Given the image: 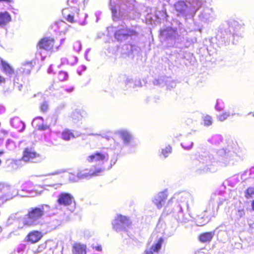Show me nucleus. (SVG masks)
I'll return each mask as SVG.
<instances>
[{"label":"nucleus","mask_w":254,"mask_h":254,"mask_svg":"<svg viewBox=\"0 0 254 254\" xmlns=\"http://www.w3.org/2000/svg\"><path fill=\"white\" fill-rule=\"evenodd\" d=\"M239 149L237 142L232 141L231 143L226 147L217 150V158L206 152L199 155L197 160L201 165L198 169V173L214 172L219 166L226 167L234 165L241 160V157L238 154Z\"/></svg>","instance_id":"nucleus-1"},{"label":"nucleus","mask_w":254,"mask_h":254,"mask_svg":"<svg viewBox=\"0 0 254 254\" xmlns=\"http://www.w3.org/2000/svg\"><path fill=\"white\" fill-rule=\"evenodd\" d=\"M135 2V0H110V8L113 20L134 19L135 17L131 15V12Z\"/></svg>","instance_id":"nucleus-2"},{"label":"nucleus","mask_w":254,"mask_h":254,"mask_svg":"<svg viewBox=\"0 0 254 254\" xmlns=\"http://www.w3.org/2000/svg\"><path fill=\"white\" fill-rule=\"evenodd\" d=\"M49 210L50 206L47 204L31 208L23 218H18V227L22 228L25 226H34L41 224L43 215Z\"/></svg>","instance_id":"nucleus-3"},{"label":"nucleus","mask_w":254,"mask_h":254,"mask_svg":"<svg viewBox=\"0 0 254 254\" xmlns=\"http://www.w3.org/2000/svg\"><path fill=\"white\" fill-rule=\"evenodd\" d=\"M205 0H186L179 1L174 4L175 9L178 16L186 18H191L202 6Z\"/></svg>","instance_id":"nucleus-4"},{"label":"nucleus","mask_w":254,"mask_h":254,"mask_svg":"<svg viewBox=\"0 0 254 254\" xmlns=\"http://www.w3.org/2000/svg\"><path fill=\"white\" fill-rule=\"evenodd\" d=\"M193 203V198L191 195L188 192H181L175 193L168 200L164 209L162 215H167L172 213V207L175 205H182L184 207L189 209L190 204Z\"/></svg>","instance_id":"nucleus-5"},{"label":"nucleus","mask_w":254,"mask_h":254,"mask_svg":"<svg viewBox=\"0 0 254 254\" xmlns=\"http://www.w3.org/2000/svg\"><path fill=\"white\" fill-rule=\"evenodd\" d=\"M225 201V198L221 194H214L211 196L208 207L205 211L209 212V217H205L198 216L196 220V223L198 226H203L207 223L210 219V217H215L217 213L219 207Z\"/></svg>","instance_id":"nucleus-6"},{"label":"nucleus","mask_w":254,"mask_h":254,"mask_svg":"<svg viewBox=\"0 0 254 254\" xmlns=\"http://www.w3.org/2000/svg\"><path fill=\"white\" fill-rule=\"evenodd\" d=\"M113 143L110 147L117 153L120 152L125 146H127L131 143L133 137L132 133L127 129L121 128L114 132Z\"/></svg>","instance_id":"nucleus-7"},{"label":"nucleus","mask_w":254,"mask_h":254,"mask_svg":"<svg viewBox=\"0 0 254 254\" xmlns=\"http://www.w3.org/2000/svg\"><path fill=\"white\" fill-rule=\"evenodd\" d=\"M83 0H68V4L70 7L64 8L62 13L64 18L68 22L73 23L78 22L81 24H85V22H81L78 5Z\"/></svg>","instance_id":"nucleus-8"},{"label":"nucleus","mask_w":254,"mask_h":254,"mask_svg":"<svg viewBox=\"0 0 254 254\" xmlns=\"http://www.w3.org/2000/svg\"><path fill=\"white\" fill-rule=\"evenodd\" d=\"M243 25L236 20L231 21L228 28H225L221 31L222 41L225 43L230 41L231 38L237 34V31L243 27Z\"/></svg>","instance_id":"nucleus-9"},{"label":"nucleus","mask_w":254,"mask_h":254,"mask_svg":"<svg viewBox=\"0 0 254 254\" xmlns=\"http://www.w3.org/2000/svg\"><path fill=\"white\" fill-rule=\"evenodd\" d=\"M109 159L108 154L103 151H96L95 153L89 155L86 159V160L89 163H93L94 170L95 167H101L104 168L102 165L107 162Z\"/></svg>","instance_id":"nucleus-10"},{"label":"nucleus","mask_w":254,"mask_h":254,"mask_svg":"<svg viewBox=\"0 0 254 254\" xmlns=\"http://www.w3.org/2000/svg\"><path fill=\"white\" fill-rule=\"evenodd\" d=\"M112 226L117 232L126 231L131 224L130 219L125 216L117 215L112 221Z\"/></svg>","instance_id":"nucleus-11"},{"label":"nucleus","mask_w":254,"mask_h":254,"mask_svg":"<svg viewBox=\"0 0 254 254\" xmlns=\"http://www.w3.org/2000/svg\"><path fill=\"white\" fill-rule=\"evenodd\" d=\"M137 27L131 29H127L124 25H121V28L116 31L115 33V38L119 41H123L127 38L128 37L137 36L138 32Z\"/></svg>","instance_id":"nucleus-12"},{"label":"nucleus","mask_w":254,"mask_h":254,"mask_svg":"<svg viewBox=\"0 0 254 254\" xmlns=\"http://www.w3.org/2000/svg\"><path fill=\"white\" fill-rule=\"evenodd\" d=\"M43 158L40 154L37 153L32 148H26L23 152L22 159L18 160V163H21L22 161L25 162L37 163L41 162ZM17 163L18 161H17Z\"/></svg>","instance_id":"nucleus-13"},{"label":"nucleus","mask_w":254,"mask_h":254,"mask_svg":"<svg viewBox=\"0 0 254 254\" xmlns=\"http://www.w3.org/2000/svg\"><path fill=\"white\" fill-rule=\"evenodd\" d=\"M74 201V197L69 193L62 192L57 196V209H61V206H67Z\"/></svg>","instance_id":"nucleus-14"},{"label":"nucleus","mask_w":254,"mask_h":254,"mask_svg":"<svg viewBox=\"0 0 254 254\" xmlns=\"http://www.w3.org/2000/svg\"><path fill=\"white\" fill-rule=\"evenodd\" d=\"M105 171V168L101 167H95V170H82L78 172L77 174L80 180L87 179L93 176L101 175Z\"/></svg>","instance_id":"nucleus-15"},{"label":"nucleus","mask_w":254,"mask_h":254,"mask_svg":"<svg viewBox=\"0 0 254 254\" xmlns=\"http://www.w3.org/2000/svg\"><path fill=\"white\" fill-rule=\"evenodd\" d=\"M216 18V15L212 8L205 7L198 15L199 20L205 23H209L213 21Z\"/></svg>","instance_id":"nucleus-16"},{"label":"nucleus","mask_w":254,"mask_h":254,"mask_svg":"<svg viewBox=\"0 0 254 254\" xmlns=\"http://www.w3.org/2000/svg\"><path fill=\"white\" fill-rule=\"evenodd\" d=\"M168 195L167 190L159 192L154 196L152 202L158 209H161L165 205Z\"/></svg>","instance_id":"nucleus-17"},{"label":"nucleus","mask_w":254,"mask_h":254,"mask_svg":"<svg viewBox=\"0 0 254 254\" xmlns=\"http://www.w3.org/2000/svg\"><path fill=\"white\" fill-rule=\"evenodd\" d=\"M35 64V62L34 61L23 63L18 69V73L17 72V76H18L17 79H19L20 77V74H22L24 76L29 75Z\"/></svg>","instance_id":"nucleus-18"},{"label":"nucleus","mask_w":254,"mask_h":254,"mask_svg":"<svg viewBox=\"0 0 254 254\" xmlns=\"http://www.w3.org/2000/svg\"><path fill=\"white\" fill-rule=\"evenodd\" d=\"M184 205H175L172 207V212L176 220L181 223H186L188 221V218L185 216L183 212Z\"/></svg>","instance_id":"nucleus-19"},{"label":"nucleus","mask_w":254,"mask_h":254,"mask_svg":"<svg viewBox=\"0 0 254 254\" xmlns=\"http://www.w3.org/2000/svg\"><path fill=\"white\" fill-rule=\"evenodd\" d=\"M163 242V238L160 237L157 240V242L153 244L151 247L146 249L144 252V254H158Z\"/></svg>","instance_id":"nucleus-20"},{"label":"nucleus","mask_w":254,"mask_h":254,"mask_svg":"<svg viewBox=\"0 0 254 254\" xmlns=\"http://www.w3.org/2000/svg\"><path fill=\"white\" fill-rule=\"evenodd\" d=\"M54 45V40L45 38L42 39L38 43L39 50L49 51L52 49Z\"/></svg>","instance_id":"nucleus-21"},{"label":"nucleus","mask_w":254,"mask_h":254,"mask_svg":"<svg viewBox=\"0 0 254 254\" xmlns=\"http://www.w3.org/2000/svg\"><path fill=\"white\" fill-rule=\"evenodd\" d=\"M160 35L168 40H175L178 36V33L174 29L167 27L160 31Z\"/></svg>","instance_id":"nucleus-22"},{"label":"nucleus","mask_w":254,"mask_h":254,"mask_svg":"<svg viewBox=\"0 0 254 254\" xmlns=\"http://www.w3.org/2000/svg\"><path fill=\"white\" fill-rule=\"evenodd\" d=\"M55 30L58 31L60 34H65L68 30L69 25L63 21L56 22L55 25Z\"/></svg>","instance_id":"nucleus-23"},{"label":"nucleus","mask_w":254,"mask_h":254,"mask_svg":"<svg viewBox=\"0 0 254 254\" xmlns=\"http://www.w3.org/2000/svg\"><path fill=\"white\" fill-rule=\"evenodd\" d=\"M33 126H35L36 127L40 130H44L48 128V127L43 124V119L41 117H37L35 118L32 123Z\"/></svg>","instance_id":"nucleus-24"},{"label":"nucleus","mask_w":254,"mask_h":254,"mask_svg":"<svg viewBox=\"0 0 254 254\" xmlns=\"http://www.w3.org/2000/svg\"><path fill=\"white\" fill-rule=\"evenodd\" d=\"M86 246L80 243L75 244L73 246V254H86Z\"/></svg>","instance_id":"nucleus-25"},{"label":"nucleus","mask_w":254,"mask_h":254,"mask_svg":"<svg viewBox=\"0 0 254 254\" xmlns=\"http://www.w3.org/2000/svg\"><path fill=\"white\" fill-rule=\"evenodd\" d=\"M11 21V16L8 12H0V26H4Z\"/></svg>","instance_id":"nucleus-26"},{"label":"nucleus","mask_w":254,"mask_h":254,"mask_svg":"<svg viewBox=\"0 0 254 254\" xmlns=\"http://www.w3.org/2000/svg\"><path fill=\"white\" fill-rule=\"evenodd\" d=\"M80 134L76 133L74 134L71 130L66 129L62 133V138L66 141L69 140L71 138H75L80 136Z\"/></svg>","instance_id":"nucleus-27"},{"label":"nucleus","mask_w":254,"mask_h":254,"mask_svg":"<svg viewBox=\"0 0 254 254\" xmlns=\"http://www.w3.org/2000/svg\"><path fill=\"white\" fill-rule=\"evenodd\" d=\"M41 233L38 231L31 232L28 235V240L32 243L38 242L41 238Z\"/></svg>","instance_id":"nucleus-28"},{"label":"nucleus","mask_w":254,"mask_h":254,"mask_svg":"<svg viewBox=\"0 0 254 254\" xmlns=\"http://www.w3.org/2000/svg\"><path fill=\"white\" fill-rule=\"evenodd\" d=\"M1 69L5 74H12L14 72L13 69L6 62L1 60Z\"/></svg>","instance_id":"nucleus-29"},{"label":"nucleus","mask_w":254,"mask_h":254,"mask_svg":"<svg viewBox=\"0 0 254 254\" xmlns=\"http://www.w3.org/2000/svg\"><path fill=\"white\" fill-rule=\"evenodd\" d=\"M214 236L213 232H206L201 234L199 239L200 242L205 243L210 242Z\"/></svg>","instance_id":"nucleus-30"},{"label":"nucleus","mask_w":254,"mask_h":254,"mask_svg":"<svg viewBox=\"0 0 254 254\" xmlns=\"http://www.w3.org/2000/svg\"><path fill=\"white\" fill-rule=\"evenodd\" d=\"M222 136L220 134L213 135L208 139V141L212 144L219 145L222 141Z\"/></svg>","instance_id":"nucleus-31"},{"label":"nucleus","mask_w":254,"mask_h":254,"mask_svg":"<svg viewBox=\"0 0 254 254\" xmlns=\"http://www.w3.org/2000/svg\"><path fill=\"white\" fill-rule=\"evenodd\" d=\"M72 121L74 123H77L80 121L82 118V115L81 113V111L79 110H75L73 111L70 115Z\"/></svg>","instance_id":"nucleus-32"},{"label":"nucleus","mask_w":254,"mask_h":254,"mask_svg":"<svg viewBox=\"0 0 254 254\" xmlns=\"http://www.w3.org/2000/svg\"><path fill=\"white\" fill-rule=\"evenodd\" d=\"M172 152V147L170 145L161 149L160 157L163 156L164 158H167Z\"/></svg>","instance_id":"nucleus-33"},{"label":"nucleus","mask_w":254,"mask_h":254,"mask_svg":"<svg viewBox=\"0 0 254 254\" xmlns=\"http://www.w3.org/2000/svg\"><path fill=\"white\" fill-rule=\"evenodd\" d=\"M193 143L191 140L187 138L181 143V146L185 149L189 150L191 149L193 146Z\"/></svg>","instance_id":"nucleus-34"},{"label":"nucleus","mask_w":254,"mask_h":254,"mask_svg":"<svg viewBox=\"0 0 254 254\" xmlns=\"http://www.w3.org/2000/svg\"><path fill=\"white\" fill-rule=\"evenodd\" d=\"M213 120L211 116L205 115L202 117V124L205 127H209L212 125Z\"/></svg>","instance_id":"nucleus-35"},{"label":"nucleus","mask_w":254,"mask_h":254,"mask_svg":"<svg viewBox=\"0 0 254 254\" xmlns=\"http://www.w3.org/2000/svg\"><path fill=\"white\" fill-rule=\"evenodd\" d=\"M68 78V73L66 71H61L58 74V79L61 81L67 80Z\"/></svg>","instance_id":"nucleus-36"},{"label":"nucleus","mask_w":254,"mask_h":254,"mask_svg":"<svg viewBox=\"0 0 254 254\" xmlns=\"http://www.w3.org/2000/svg\"><path fill=\"white\" fill-rule=\"evenodd\" d=\"M224 108V104L222 100L218 99L215 105V109L218 111H221Z\"/></svg>","instance_id":"nucleus-37"},{"label":"nucleus","mask_w":254,"mask_h":254,"mask_svg":"<svg viewBox=\"0 0 254 254\" xmlns=\"http://www.w3.org/2000/svg\"><path fill=\"white\" fill-rule=\"evenodd\" d=\"M49 107V105L48 102L47 101H44L41 103L40 105V110L43 113H46L48 111Z\"/></svg>","instance_id":"nucleus-38"},{"label":"nucleus","mask_w":254,"mask_h":254,"mask_svg":"<svg viewBox=\"0 0 254 254\" xmlns=\"http://www.w3.org/2000/svg\"><path fill=\"white\" fill-rule=\"evenodd\" d=\"M254 196V188H249L246 192V197L247 198H253Z\"/></svg>","instance_id":"nucleus-39"},{"label":"nucleus","mask_w":254,"mask_h":254,"mask_svg":"<svg viewBox=\"0 0 254 254\" xmlns=\"http://www.w3.org/2000/svg\"><path fill=\"white\" fill-rule=\"evenodd\" d=\"M230 116V113L229 112H225L219 116H218V119L222 122L226 120Z\"/></svg>","instance_id":"nucleus-40"},{"label":"nucleus","mask_w":254,"mask_h":254,"mask_svg":"<svg viewBox=\"0 0 254 254\" xmlns=\"http://www.w3.org/2000/svg\"><path fill=\"white\" fill-rule=\"evenodd\" d=\"M81 47L82 45L80 41H76L73 43V49L75 51L77 52H80L81 49Z\"/></svg>","instance_id":"nucleus-41"},{"label":"nucleus","mask_w":254,"mask_h":254,"mask_svg":"<svg viewBox=\"0 0 254 254\" xmlns=\"http://www.w3.org/2000/svg\"><path fill=\"white\" fill-rule=\"evenodd\" d=\"M69 180L73 182H76L79 180L78 174L75 175L73 174H69L68 176Z\"/></svg>","instance_id":"nucleus-42"},{"label":"nucleus","mask_w":254,"mask_h":254,"mask_svg":"<svg viewBox=\"0 0 254 254\" xmlns=\"http://www.w3.org/2000/svg\"><path fill=\"white\" fill-rule=\"evenodd\" d=\"M20 195L21 196H28V192H24L23 190H18L17 191V195Z\"/></svg>","instance_id":"nucleus-43"},{"label":"nucleus","mask_w":254,"mask_h":254,"mask_svg":"<svg viewBox=\"0 0 254 254\" xmlns=\"http://www.w3.org/2000/svg\"><path fill=\"white\" fill-rule=\"evenodd\" d=\"M18 127H21V128L18 129L19 132H22L25 128V124L24 122L20 121L18 123Z\"/></svg>","instance_id":"nucleus-44"},{"label":"nucleus","mask_w":254,"mask_h":254,"mask_svg":"<svg viewBox=\"0 0 254 254\" xmlns=\"http://www.w3.org/2000/svg\"><path fill=\"white\" fill-rule=\"evenodd\" d=\"M95 16L96 17V22H97L99 19V17L101 14V12L100 11H96L95 13Z\"/></svg>","instance_id":"nucleus-45"},{"label":"nucleus","mask_w":254,"mask_h":254,"mask_svg":"<svg viewBox=\"0 0 254 254\" xmlns=\"http://www.w3.org/2000/svg\"><path fill=\"white\" fill-rule=\"evenodd\" d=\"M61 64H67L68 63V61L66 58H63L61 60Z\"/></svg>","instance_id":"nucleus-46"},{"label":"nucleus","mask_w":254,"mask_h":254,"mask_svg":"<svg viewBox=\"0 0 254 254\" xmlns=\"http://www.w3.org/2000/svg\"><path fill=\"white\" fill-rule=\"evenodd\" d=\"M73 90H74V87H70L69 88L65 89V91L67 92H69V93L72 92L73 91Z\"/></svg>","instance_id":"nucleus-47"},{"label":"nucleus","mask_w":254,"mask_h":254,"mask_svg":"<svg viewBox=\"0 0 254 254\" xmlns=\"http://www.w3.org/2000/svg\"><path fill=\"white\" fill-rule=\"evenodd\" d=\"M1 2L10 3L11 2H13V0H0V2Z\"/></svg>","instance_id":"nucleus-48"},{"label":"nucleus","mask_w":254,"mask_h":254,"mask_svg":"<svg viewBox=\"0 0 254 254\" xmlns=\"http://www.w3.org/2000/svg\"><path fill=\"white\" fill-rule=\"evenodd\" d=\"M93 248L99 252H101L102 251V247L101 246H96L95 247H93Z\"/></svg>","instance_id":"nucleus-49"},{"label":"nucleus","mask_w":254,"mask_h":254,"mask_svg":"<svg viewBox=\"0 0 254 254\" xmlns=\"http://www.w3.org/2000/svg\"><path fill=\"white\" fill-rule=\"evenodd\" d=\"M5 81V78L0 75V83H4Z\"/></svg>","instance_id":"nucleus-50"},{"label":"nucleus","mask_w":254,"mask_h":254,"mask_svg":"<svg viewBox=\"0 0 254 254\" xmlns=\"http://www.w3.org/2000/svg\"><path fill=\"white\" fill-rule=\"evenodd\" d=\"M52 71H53V69H52V65L51 64L49 67L48 68V73H52Z\"/></svg>","instance_id":"nucleus-51"},{"label":"nucleus","mask_w":254,"mask_h":254,"mask_svg":"<svg viewBox=\"0 0 254 254\" xmlns=\"http://www.w3.org/2000/svg\"><path fill=\"white\" fill-rule=\"evenodd\" d=\"M116 161H117L116 159H115V160H111V166H112L113 165H114L116 163Z\"/></svg>","instance_id":"nucleus-52"},{"label":"nucleus","mask_w":254,"mask_h":254,"mask_svg":"<svg viewBox=\"0 0 254 254\" xmlns=\"http://www.w3.org/2000/svg\"><path fill=\"white\" fill-rule=\"evenodd\" d=\"M89 50H90L89 49H87V50L86 51V52H85V58L86 59V60H87V55L88 53L89 52Z\"/></svg>","instance_id":"nucleus-53"},{"label":"nucleus","mask_w":254,"mask_h":254,"mask_svg":"<svg viewBox=\"0 0 254 254\" xmlns=\"http://www.w3.org/2000/svg\"><path fill=\"white\" fill-rule=\"evenodd\" d=\"M60 173V172L59 171H57V172H55L54 173H52L51 174V175H57V174H59Z\"/></svg>","instance_id":"nucleus-54"},{"label":"nucleus","mask_w":254,"mask_h":254,"mask_svg":"<svg viewBox=\"0 0 254 254\" xmlns=\"http://www.w3.org/2000/svg\"><path fill=\"white\" fill-rule=\"evenodd\" d=\"M23 86L22 84H20V85L18 86V89L19 91L21 90V88H22Z\"/></svg>","instance_id":"nucleus-55"},{"label":"nucleus","mask_w":254,"mask_h":254,"mask_svg":"<svg viewBox=\"0 0 254 254\" xmlns=\"http://www.w3.org/2000/svg\"><path fill=\"white\" fill-rule=\"evenodd\" d=\"M4 138L3 136L0 134V141H2L3 140Z\"/></svg>","instance_id":"nucleus-56"},{"label":"nucleus","mask_w":254,"mask_h":254,"mask_svg":"<svg viewBox=\"0 0 254 254\" xmlns=\"http://www.w3.org/2000/svg\"><path fill=\"white\" fill-rule=\"evenodd\" d=\"M101 136H102V137H104V138L108 139V137L107 135L103 134V135H101Z\"/></svg>","instance_id":"nucleus-57"},{"label":"nucleus","mask_w":254,"mask_h":254,"mask_svg":"<svg viewBox=\"0 0 254 254\" xmlns=\"http://www.w3.org/2000/svg\"><path fill=\"white\" fill-rule=\"evenodd\" d=\"M88 1V0H83L84 4L85 5L86 3H87Z\"/></svg>","instance_id":"nucleus-58"},{"label":"nucleus","mask_w":254,"mask_h":254,"mask_svg":"<svg viewBox=\"0 0 254 254\" xmlns=\"http://www.w3.org/2000/svg\"><path fill=\"white\" fill-rule=\"evenodd\" d=\"M64 38L62 39L61 40V44H62L64 42Z\"/></svg>","instance_id":"nucleus-59"},{"label":"nucleus","mask_w":254,"mask_h":254,"mask_svg":"<svg viewBox=\"0 0 254 254\" xmlns=\"http://www.w3.org/2000/svg\"><path fill=\"white\" fill-rule=\"evenodd\" d=\"M4 153V151L2 150H0V156L2 155Z\"/></svg>","instance_id":"nucleus-60"},{"label":"nucleus","mask_w":254,"mask_h":254,"mask_svg":"<svg viewBox=\"0 0 254 254\" xmlns=\"http://www.w3.org/2000/svg\"><path fill=\"white\" fill-rule=\"evenodd\" d=\"M82 15H83V16L84 18H86L87 17V14L83 13Z\"/></svg>","instance_id":"nucleus-61"},{"label":"nucleus","mask_w":254,"mask_h":254,"mask_svg":"<svg viewBox=\"0 0 254 254\" xmlns=\"http://www.w3.org/2000/svg\"><path fill=\"white\" fill-rule=\"evenodd\" d=\"M252 205L253 209L254 210V200L253 201Z\"/></svg>","instance_id":"nucleus-62"},{"label":"nucleus","mask_w":254,"mask_h":254,"mask_svg":"<svg viewBox=\"0 0 254 254\" xmlns=\"http://www.w3.org/2000/svg\"><path fill=\"white\" fill-rule=\"evenodd\" d=\"M251 114H253V116L254 117V112L253 113L252 112H250V113L248 114V115H251Z\"/></svg>","instance_id":"nucleus-63"},{"label":"nucleus","mask_w":254,"mask_h":254,"mask_svg":"<svg viewBox=\"0 0 254 254\" xmlns=\"http://www.w3.org/2000/svg\"><path fill=\"white\" fill-rule=\"evenodd\" d=\"M53 86V85H52V86L50 87V88H49L50 90H52Z\"/></svg>","instance_id":"nucleus-64"}]
</instances>
